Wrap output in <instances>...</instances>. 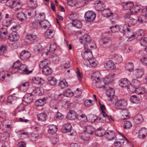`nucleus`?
<instances>
[{"label":"nucleus","mask_w":147,"mask_h":147,"mask_svg":"<svg viewBox=\"0 0 147 147\" xmlns=\"http://www.w3.org/2000/svg\"><path fill=\"white\" fill-rule=\"evenodd\" d=\"M99 74V72L98 71L92 74V85L94 88H104L105 89L108 87L109 85L112 83L113 80L112 78L108 76L103 79L102 81H100Z\"/></svg>","instance_id":"nucleus-1"},{"label":"nucleus","mask_w":147,"mask_h":147,"mask_svg":"<svg viewBox=\"0 0 147 147\" xmlns=\"http://www.w3.org/2000/svg\"><path fill=\"white\" fill-rule=\"evenodd\" d=\"M147 22V18L145 16L141 15L137 18L134 15L130 14L127 18H126L125 22L128 23V26H130L135 25L137 22L139 24Z\"/></svg>","instance_id":"nucleus-2"},{"label":"nucleus","mask_w":147,"mask_h":147,"mask_svg":"<svg viewBox=\"0 0 147 147\" xmlns=\"http://www.w3.org/2000/svg\"><path fill=\"white\" fill-rule=\"evenodd\" d=\"M79 41L83 45L85 48H92L95 45L94 41L91 40L90 36L87 34H84L80 37Z\"/></svg>","instance_id":"nucleus-3"},{"label":"nucleus","mask_w":147,"mask_h":147,"mask_svg":"<svg viewBox=\"0 0 147 147\" xmlns=\"http://www.w3.org/2000/svg\"><path fill=\"white\" fill-rule=\"evenodd\" d=\"M13 68L17 69V71L20 74H28L32 71V70H29L28 66L26 65L21 64L20 61H16L14 63Z\"/></svg>","instance_id":"nucleus-4"},{"label":"nucleus","mask_w":147,"mask_h":147,"mask_svg":"<svg viewBox=\"0 0 147 147\" xmlns=\"http://www.w3.org/2000/svg\"><path fill=\"white\" fill-rule=\"evenodd\" d=\"M50 63L47 59H45L41 61L39 64V66L42 70V73L46 75L51 74L52 72V70L49 66Z\"/></svg>","instance_id":"nucleus-5"},{"label":"nucleus","mask_w":147,"mask_h":147,"mask_svg":"<svg viewBox=\"0 0 147 147\" xmlns=\"http://www.w3.org/2000/svg\"><path fill=\"white\" fill-rule=\"evenodd\" d=\"M125 23V24L122 27V28L120 29V32L127 38L133 39L134 33L132 30L127 27L128 23L126 22Z\"/></svg>","instance_id":"nucleus-6"},{"label":"nucleus","mask_w":147,"mask_h":147,"mask_svg":"<svg viewBox=\"0 0 147 147\" xmlns=\"http://www.w3.org/2000/svg\"><path fill=\"white\" fill-rule=\"evenodd\" d=\"M112 102L115 103V105L117 107L123 108L127 106V101L124 99H117V96H115L112 99Z\"/></svg>","instance_id":"nucleus-7"},{"label":"nucleus","mask_w":147,"mask_h":147,"mask_svg":"<svg viewBox=\"0 0 147 147\" xmlns=\"http://www.w3.org/2000/svg\"><path fill=\"white\" fill-rule=\"evenodd\" d=\"M96 135L97 136L101 137L103 135H104L107 138L111 140L113 139H115V138L116 136V134L113 131H109L108 132H105L102 129L101 131L99 132V133L97 134H96Z\"/></svg>","instance_id":"nucleus-8"},{"label":"nucleus","mask_w":147,"mask_h":147,"mask_svg":"<svg viewBox=\"0 0 147 147\" xmlns=\"http://www.w3.org/2000/svg\"><path fill=\"white\" fill-rule=\"evenodd\" d=\"M5 18L6 19L4 20L3 22V26L6 27H8L11 25H12L13 26L11 28V29L13 31V30H14L16 31V30L19 29L20 26L19 24H16V25H14V22H12V20L10 18L7 17H6Z\"/></svg>","instance_id":"nucleus-9"},{"label":"nucleus","mask_w":147,"mask_h":147,"mask_svg":"<svg viewBox=\"0 0 147 147\" xmlns=\"http://www.w3.org/2000/svg\"><path fill=\"white\" fill-rule=\"evenodd\" d=\"M99 42L101 47L105 48L109 47L112 43L111 39L110 38L108 37H103L100 39Z\"/></svg>","instance_id":"nucleus-10"},{"label":"nucleus","mask_w":147,"mask_h":147,"mask_svg":"<svg viewBox=\"0 0 147 147\" xmlns=\"http://www.w3.org/2000/svg\"><path fill=\"white\" fill-rule=\"evenodd\" d=\"M96 16L95 13L91 11H87L84 15V17L88 22H92L94 20Z\"/></svg>","instance_id":"nucleus-11"},{"label":"nucleus","mask_w":147,"mask_h":147,"mask_svg":"<svg viewBox=\"0 0 147 147\" xmlns=\"http://www.w3.org/2000/svg\"><path fill=\"white\" fill-rule=\"evenodd\" d=\"M94 7L95 9L98 11H102L104 9L105 5L100 1H97L94 3Z\"/></svg>","instance_id":"nucleus-12"},{"label":"nucleus","mask_w":147,"mask_h":147,"mask_svg":"<svg viewBox=\"0 0 147 147\" xmlns=\"http://www.w3.org/2000/svg\"><path fill=\"white\" fill-rule=\"evenodd\" d=\"M145 33V31L144 30L140 29L138 30L134 33L133 39H137L139 40L141 38V36H144Z\"/></svg>","instance_id":"nucleus-13"},{"label":"nucleus","mask_w":147,"mask_h":147,"mask_svg":"<svg viewBox=\"0 0 147 147\" xmlns=\"http://www.w3.org/2000/svg\"><path fill=\"white\" fill-rule=\"evenodd\" d=\"M77 119L81 121L80 123V125L82 126H84L83 123H85L88 121V119L87 116L85 114L82 113L81 115L78 114Z\"/></svg>","instance_id":"nucleus-14"},{"label":"nucleus","mask_w":147,"mask_h":147,"mask_svg":"<svg viewBox=\"0 0 147 147\" xmlns=\"http://www.w3.org/2000/svg\"><path fill=\"white\" fill-rule=\"evenodd\" d=\"M102 129L101 127H99L98 128L96 129L94 127L91 126H88L86 127V131L88 134L91 135L92 134L94 131H98V134L99 132L101 131ZM98 133H96L97 134Z\"/></svg>","instance_id":"nucleus-15"},{"label":"nucleus","mask_w":147,"mask_h":147,"mask_svg":"<svg viewBox=\"0 0 147 147\" xmlns=\"http://www.w3.org/2000/svg\"><path fill=\"white\" fill-rule=\"evenodd\" d=\"M106 90V94L107 96L111 98L112 101V99L114 98L116 96H115V91L112 88L109 87V86L107 88L105 89Z\"/></svg>","instance_id":"nucleus-16"},{"label":"nucleus","mask_w":147,"mask_h":147,"mask_svg":"<svg viewBox=\"0 0 147 147\" xmlns=\"http://www.w3.org/2000/svg\"><path fill=\"white\" fill-rule=\"evenodd\" d=\"M82 55L83 59L87 61L93 58L92 52L90 49L86 50L82 53Z\"/></svg>","instance_id":"nucleus-17"},{"label":"nucleus","mask_w":147,"mask_h":147,"mask_svg":"<svg viewBox=\"0 0 147 147\" xmlns=\"http://www.w3.org/2000/svg\"><path fill=\"white\" fill-rule=\"evenodd\" d=\"M110 58L115 61L116 63H119L121 62L123 60L121 55L116 54H114L110 55Z\"/></svg>","instance_id":"nucleus-18"},{"label":"nucleus","mask_w":147,"mask_h":147,"mask_svg":"<svg viewBox=\"0 0 147 147\" xmlns=\"http://www.w3.org/2000/svg\"><path fill=\"white\" fill-rule=\"evenodd\" d=\"M34 96L32 93L26 94L24 96L23 100L26 103H30L33 101Z\"/></svg>","instance_id":"nucleus-19"},{"label":"nucleus","mask_w":147,"mask_h":147,"mask_svg":"<svg viewBox=\"0 0 147 147\" xmlns=\"http://www.w3.org/2000/svg\"><path fill=\"white\" fill-rule=\"evenodd\" d=\"M122 6L123 9L129 10L130 12L132 8L134 7V4L132 2L128 1L123 3Z\"/></svg>","instance_id":"nucleus-20"},{"label":"nucleus","mask_w":147,"mask_h":147,"mask_svg":"<svg viewBox=\"0 0 147 147\" xmlns=\"http://www.w3.org/2000/svg\"><path fill=\"white\" fill-rule=\"evenodd\" d=\"M9 39L11 41H17L19 38V36L18 33L14 30L13 32L10 33L9 36Z\"/></svg>","instance_id":"nucleus-21"},{"label":"nucleus","mask_w":147,"mask_h":147,"mask_svg":"<svg viewBox=\"0 0 147 147\" xmlns=\"http://www.w3.org/2000/svg\"><path fill=\"white\" fill-rule=\"evenodd\" d=\"M20 96L17 94H13L9 96L7 100V102L10 104L14 103L17 98H20Z\"/></svg>","instance_id":"nucleus-22"},{"label":"nucleus","mask_w":147,"mask_h":147,"mask_svg":"<svg viewBox=\"0 0 147 147\" xmlns=\"http://www.w3.org/2000/svg\"><path fill=\"white\" fill-rule=\"evenodd\" d=\"M78 114L74 111L71 110L69 111L67 115V118L69 120H74L77 119Z\"/></svg>","instance_id":"nucleus-23"},{"label":"nucleus","mask_w":147,"mask_h":147,"mask_svg":"<svg viewBox=\"0 0 147 147\" xmlns=\"http://www.w3.org/2000/svg\"><path fill=\"white\" fill-rule=\"evenodd\" d=\"M30 56V53L25 50L23 51L20 54V58L22 60H27L28 59Z\"/></svg>","instance_id":"nucleus-24"},{"label":"nucleus","mask_w":147,"mask_h":147,"mask_svg":"<svg viewBox=\"0 0 147 147\" xmlns=\"http://www.w3.org/2000/svg\"><path fill=\"white\" fill-rule=\"evenodd\" d=\"M105 67L108 70H112L114 69L115 67L114 63L112 61L109 60L104 63Z\"/></svg>","instance_id":"nucleus-25"},{"label":"nucleus","mask_w":147,"mask_h":147,"mask_svg":"<svg viewBox=\"0 0 147 147\" xmlns=\"http://www.w3.org/2000/svg\"><path fill=\"white\" fill-rule=\"evenodd\" d=\"M138 136L140 139H143L147 134V129L145 127L141 128L138 131Z\"/></svg>","instance_id":"nucleus-26"},{"label":"nucleus","mask_w":147,"mask_h":147,"mask_svg":"<svg viewBox=\"0 0 147 147\" xmlns=\"http://www.w3.org/2000/svg\"><path fill=\"white\" fill-rule=\"evenodd\" d=\"M130 84L129 81L127 79L124 78L120 80L119 85L121 87H128Z\"/></svg>","instance_id":"nucleus-27"},{"label":"nucleus","mask_w":147,"mask_h":147,"mask_svg":"<svg viewBox=\"0 0 147 147\" xmlns=\"http://www.w3.org/2000/svg\"><path fill=\"white\" fill-rule=\"evenodd\" d=\"M48 127H49L48 132L51 134L55 133L57 131L58 127L57 126L54 125H49Z\"/></svg>","instance_id":"nucleus-28"},{"label":"nucleus","mask_w":147,"mask_h":147,"mask_svg":"<svg viewBox=\"0 0 147 147\" xmlns=\"http://www.w3.org/2000/svg\"><path fill=\"white\" fill-rule=\"evenodd\" d=\"M50 107L54 109L57 110L59 106V103L55 100H51L49 104Z\"/></svg>","instance_id":"nucleus-29"},{"label":"nucleus","mask_w":147,"mask_h":147,"mask_svg":"<svg viewBox=\"0 0 147 147\" xmlns=\"http://www.w3.org/2000/svg\"><path fill=\"white\" fill-rule=\"evenodd\" d=\"M71 125L69 123H67L64 124L62 128V131L63 133L71 131Z\"/></svg>","instance_id":"nucleus-30"},{"label":"nucleus","mask_w":147,"mask_h":147,"mask_svg":"<svg viewBox=\"0 0 147 147\" xmlns=\"http://www.w3.org/2000/svg\"><path fill=\"white\" fill-rule=\"evenodd\" d=\"M29 85V82L22 83L20 86V90L23 92H26L28 90Z\"/></svg>","instance_id":"nucleus-31"},{"label":"nucleus","mask_w":147,"mask_h":147,"mask_svg":"<svg viewBox=\"0 0 147 147\" xmlns=\"http://www.w3.org/2000/svg\"><path fill=\"white\" fill-rule=\"evenodd\" d=\"M72 25L73 26L77 28H80L82 26V22L78 20H73L72 21Z\"/></svg>","instance_id":"nucleus-32"},{"label":"nucleus","mask_w":147,"mask_h":147,"mask_svg":"<svg viewBox=\"0 0 147 147\" xmlns=\"http://www.w3.org/2000/svg\"><path fill=\"white\" fill-rule=\"evenodd\" d=\"M44 80L40 77H35L32 80V82L33 84H42Z\"/></svg>","instance_id":"nucleus-33"},{"label":"nucleus","mask_w":147,"mask_h":147,"mask_svg":"<svg viewBox=\"0 0 147 147\" xmlns=\"http://www.w3.org/2000/svg\"><path fill=\"white\" fill-rule=\"evenodd\" d=\"M46 100V98L45 97L42 99H38L35 102V105L38 107L42 106L44 105Z\"/></svg>","instance_id":"nucleus-34"},{"label":"nucleus","mask_w":147,"mask_h":147,"mask_svg":"<svg viewBox=\"0 0 147 147\" xmlns=\"http://www.w3.org/2000/svg\"><path fill=\"white\" fill-rule=\"evenodd\" d=\"M144 71L142 68H137L135 70V75L136 78H140L143 75Z\"/></svg>","instance_id":"nucleus-35"},{"label":"nucleus","mask_w":147,"mask_h":147,"mask_svg":"<svg viewBox=\"0 0 147 147\" xmlns=\"http://www.w3.org/2000/svg\"><path fill=\"white\" fill-rule=\"evenodd\" d=\"M121 114L122 117H121L122 119H127L129 117V113L128 110L124 109L122 110Z\"/></svg>","instance_id":"nucleus-36"},{"label":"nucleus","mask_w":147,"mask_h":147,"mask_svg":"<svg viewBox=\"0 0 147 147\" xmlns=\"http://www.w3.org/2000/svg\"><path fill=\"white\" fill-rule=\"evenodd\" d=\"M124 139H119L115 140L114 143V145L115 146L121 147L123 144Z\"/></svg>","instance_id":"nucleus-37"},{"label":"nucleus","mask_w":147,"mask_h":147,"mask_svg":"<svg viewBox=\"0 0 147 147\" xmlns=\"http://www.w3.org/2000/svg\"><path fill=\"white\" fill-rule=\"evenodd\" d=\"M37 116L38 120L42 121H45L47 118V115L45 112L40 113Z\"/></svg>","instance_id":"nucleus-38"},{"label":"nucleus","mask_w":147,"mask_h":147,"mask_svg":"<svg viewBox=\"0 0 147 147\" xmlns=\"http://www.w3.org/2000/svg\"><path fill=\"white\" fill-rule=\"evenodd\" d=\"M47 83L51 85H54L57 82V80L53 77H50L48 78L47 80Z\"/></svg>","instance_id":"nucleus-39"},{"label":"nucleus","mask_w":147,"mask_h":147,"mask_svg":"<svg viewBox=\"0 0 147 147\" xmlns=\"http://www.w3.org/2000/svg\"><path fill=\"white\" fill-rule=\"evenodd\" d=\"M63 96L67 97H70L74 95L73 92L70 89H67L64 91Z\"/></svg>","instance_id":"nucleus-40"},{"label":"nucleus","mask_w":147,"mask_h":147,"mask_svg":"<svg viewBox=\"0 0 147 147\" xmlns=\"http://www.w3.org/2000/svg\"><path fill=\"white\" fill-rule=\"evenodd\" d=\"M54 35V32L52 30H47L45 32V35L46 38H52Z\"/></svg>","instance_id":"nucleus-41"},{"label":"nucleus","mask_w":147,"mask_h":147,"mask_svg":"<svg viewBox=\"0 0 147 147\" xmlns=\"http://www.w3.org/2000/svg\"><path fill=\"white\" fill-rule=\"evenodd\" d=\"M147 92L146 89L144 87H140L137 88L136 93L138 94H142Z\"/></svg>","instance_id":"nucleus-42"},{"label":"nucleus","mask_w":147,"mask_h":147,"mask_svg":"<svg viewBox=\"0 0 147 147\" xmlns=\"http://www.w3.org/2000/svg\"><path fill=\"white\" fill-rule=\"evenodd\" d=\"M17 17L22 22L25 21L27 19L26 15L23 13H18Z\"/></svg>","instance_id":"nucleus-43"},{"label":"nucleus","mask_w":147,"mask_h":147,"mask_svg":"<svg viewBox=\"0 0 147 147\" xmlns=\"http://www.w3.org/2000/svg\"><path fill=\"white\" fill-rule=\"evenodd\" d=\"M58 86L61 89H64L68 86V84L65 80H63L61 81L59 83Z\"/></svg>","instance_id":"nucleus-44"},{"label":"nucleus","mask_w":147,"mask_h":147,"mask_svg":"<svg viewBox=\"0 0 147 147\" xmlns=\"http://www.w3.org/2000/svg\"><path fill=\"white\" fill-rule=\"evenodd\" d=\"M132 85L135 88H137L141 86V83L140 81L138 80L133 79L132 80Z\"/></svg>","instance_id":"nucleus-45"},{"label":"nucleus","mask_w":147,"mask_h":147,"mask_svg":"<svg viewBox=\"0 0 147 147\" xmlns=\"http://www.w3.org/2000/svg\"><path fill=\"white\" fill-rule=\"evenodd\" d=\"M121 28H122V27H120L119 26L117 25L114 26H112L110 27L111 31L113 33L117 32L119 31H120Z\"/></svg>","instance_id":"nucleus-46"},{"label":"nucleus","mask_w":147,"mask_h":147,"mask_svg":"<svg viewBox=\"0 0 147 147\" xmlns=\"http://www.w3.org/2000/svg\"><path fill=\"white\" fill-rule=\"evenodd\" d=\"M140 99L136 95L131 96L130 98V101L134 103L138 104L139 103Z\"/></svg>","instance_id":"nucleus-47"},{"label":"nucleus","mask_w":147,"mask_h":147,"mask_svg":"<svg viewBox=\"0 0 147 147\" xmlns=\"http://www.w3.org/2000/svg\"><path fill=\"white\" fill-rule=\"evenodd\" d=\"M102 11V14L104 17L109 18V16L111 15V12H110L109 9H104Z\"/></svg>","instance_id":"nucleus-48"},{"label":"nucleus","mask_w":147,"mask_h":147,"mask_svg":"<svg viewBox=\"0 0 147 147\" xmlns=\"http://www.w3.org/2000/svg\"><path fill=\"white\" fill-rule=\"evenodd\" d=\"M15 4V7L13 9L16 11H18L20 9L22 6V4L20 2L16 1Z\"/></svg>","instance_id":"nucleus-49"},{"label":"nucleus","mask_w":147,"mask_h":147,"mask_svg":"<svg viewBox=\"0 0 147 147\" xmlns=\"http://www.w3.org/2000/svg\"><path fill=\"white\" fill-rule=\"evenodd\" d=\"M26 37L27 39L30 41L33 40L37 38L36 35L30 33H27Z\"/></svg>","instance_id":"nucleus-50"},{"label":"nucleus","mask_w":147,"mask_h":147,"mask_svg":"<svg viewBox=\"0 0 147 147\" xmlns=\"http://www.w3.org/2000/svg\"><path fill=\"white\" fill-rule=\"evenodd\" d=\"M15 1H13L12 0H8L7 2L6 3V5L10 7L13 8L15 7Z\"/></svg>","instance_id":"nucleus-51"},{"label":"nucleus","mask_w":147,"mask_h":147,"mask_svg":"<svg viewBox=\"0 0 147 147\" xmlns=\"http://www.w3.org/2000/svg\"><path fill=\"white\" fill-rule=\"evenodd\" d=\"M134 65L132 63H128L125 65L126 69L129 71H132L134 69Z\"/></svg>","instance_id":"nucleus-52"},{"label":"nucleus","mask_w":147,"mask_h":147,"mask_svg":"<svg viewBox=\"0 0 147 147\" xmlns=\"http://www.w3.org/2000/svg\"><path fill=\"white\" fill-rule=\"evenodd\" d=\"M24 109L25 108L24 104H21L18 107L17 109L15 110V111H13V113H12V114L15 116H16V113H14V112H20L22 111H23Z\"/></svg>","instance_id":"nucleus-53"},{"label":"nucleus","mask_w":147,"mask_h":147,"mask_svg":"<svg viewBox=\"0 0 147 147\" xmlns=\"http://www.w3.org/2000/svg\"><path fill=\"white\" fill-rule=\"evenodd\" d=\"M140 7L138 6H134L132 8L130 11V13H137L140 11Z\"/></svg>","instance_id":"nucleus-54"},{"label":"nucleus","mask_w":147,"mask_h":147,"mask_svg":"<svg viewBox=\"0 0 147 147\" xmlns=\"http://www.w3.org/2000/svg\"><path fill=\"white\" fill-rule=\"evenodd\" d=\"M59 140V136L57 135H55L51 140V143L53 144H56L58 142Z\"/></svg>","instance_id":"nucleus-55"},{"label":"nucleus","mask_w":147,"mask_h":147,"mask_svg":"<svg viewBox=\"0 0 147 147\" xmlns=\"http://www.w3.org/2000/svg\"><path fill=\"white\" fill-rule=\"evenodd\" d=\"M43 92L42 88H38L34 91V93L37 95L40 96L43 94Z\"/></svg>","instance_id":"nucleus-56"},{"label":"nucleus","mask_w":147,"mask_h":147,"mask_svg":"<svg viewBox=\"0 0 147 147\" xmlns=\"http://www.w3.org/2000/svg\"><path fill=\"white\" fill-rule=\"evenodd\" d=\"M124 128L125 129H129L132 126L131 123L129 121H125L123 124Z\"/></svg>","instance_id":"nucleus-57"},{"label":"nucleus","mask_w":147,"mask_h":147,"mask_svg":"<svg viewBox=\"0 0 147 147\" xmlns=\"http://www.w3.org/2000/svg\"><path fill=\"white\" fill-rule=\"evenodd\" d=\"M140 43L142 46L144 47L147 46V38L144 37L140 39Z\"/></svg>","instance_id":"nucleus-58"},{"label":"nucleus","mask_w":147,"mask_h":147,"mask_svg":"<svg viewBox=\"0 0 147 147\" xmlns=\"http://www.w3.org/2000/svg\"><path fill=\"white\" fill-rule=\"evenodd\" d=\"M84 3H86L85 2H84L83 1H76L73 3V6H75L76 8H79L84 5Z\"/></svg>","instance_id":"nucleus-59"},{"label":"nucleus","mask_w":147,"mask_h":147,"mask_svg":"<svg viewBox=\"0 0 147 147\" xmlns=\"http://www.w3.org/2000/svg\"><path fill=\"white\" fill-rule=\"evenodd\" d=\"M129 86V87L127 88V90L129 93H131L135 92L136 93V91L137 90L136 88H135L133 86L132 84Z\"/></svg>","instance_id":"nucleus-60"},{"label":"nucleus","mask_w":147,"mask_h":147,"mask_svg":"<svg viewBox=\"0 0 147 147\" xmlns=\"http://www.w3.org/2000/svg\"><path fill=\"white\" fill-rule=\"evenodd\" d=\"M140 61L143 65L147 66V57L141 58L140 59Z\"/></svg>","instance_id":"nucleus-61"},{"label":"nucleus","mask_w":147,"mask_h":147,"mask_svg":"<svg viewBox=\"0 0 147 147\" xmlns=\"http://www.w3.org/2000/svg\"><path fill=\"white\" fill-rule=\"evenodd\" d=\"M37 2L36 1H33V0H30L29 3L30 5V6L31 7L34 8L36 7Z\"/></svg>","instance_id":"nucleus-62"},{"label":"nucleus","mask_w":147,"mask_h":147,"mask_svg":"<svg viewBox=\"0 0 147 147\" xmlns=\"http://www.w3.org/2000/svg\"><path fill=\"white\" fill-rule=\"evenodd\" d=\"M102 115L104 117L107 118L110 121H114V119L111 116L110 117L107 114L105 111L102 112Z\"/></svg>","instance_id":"nucleus-63"},{"label":"nucleus","mask_w":147,"mask_h":147,"mask_svg":"<svg viewBox=\"0 0 147 147\" xmlns=\"http://www.w3.org/2000/svg\"><path fill=\"white\" fill-rule=\"evenodd\" d=\"M38 135L37 134L33 133L32 134L31 138L32 141H36L38 139Z\"/></svg>","instance_id":"nucleus-64"}]
</instances>
